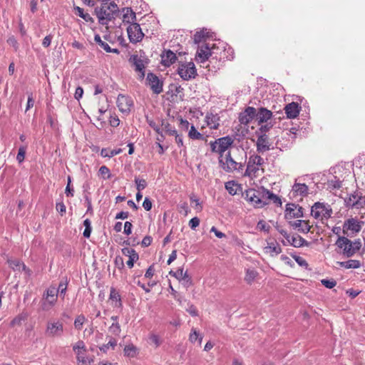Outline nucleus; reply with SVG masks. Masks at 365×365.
<instances>
[{
    "instance_id": "obj_46",
    "label": "nucleus",
    "mask_w": 365,
    "mask_h": 365,
    "mask_svg": "<svg viewBox=\"0 0 365 365\" xmlns=\"http://www.w3.org/2000/svg\"><path fill=\"white\" fill-rule=\"evenodd\" d=\"M135 182L136 185V189L139 192L144 190L147 186V182L144 179H139L138 178H135Z\"/></svg>"
},
{
    "instance_id": "obj_10",
    "label": "nucleus",
    "mask_w": 365,
    "mask_h": 365,
    "mask_svg": "<svg viewBox=\"0 0 365 365\" xmlns=\"http://www.w3.org/2000/svg\"><path fill=\"white\" fill-rule=\"evenodd\" d=\"M95 13L98 19V21L102 25L108 24V22L114 19V14L108 9L107 4H103L101 7L95 9Z\"/></svg>"
},
{
    "instance_id": "obj_42",
    "label": "nucleus",
    "mask_w": 365,
    "mask_h": 365,
    "mask_svg": "<svg viewBox=\"0 0 365 365\" xmlns=\"http://www.w3.org/2000/svg\"><path fill=\"white\" fill-rule=\"evenodd\" d=\"M117 345V341L114 338H110L108 342L106 344H103L100 347L101 351L103 352H106L108 349L110 347L112 349H114L115 346Z\"/></svg>"
},
{
    "instance_id": "obj_19",
    "label": "nucleus",
    "mask_w": 365,
    "mask_h": 365,
    "mask_svg": "<svg viewBox=\"0 0 365 365\" xmlns=\"http://www.w3.org/2000/svg\"><path fill=\"white\" fill-rule=\"evenodd\" d=\"M211 56L210 48L207 44L201 46L196 53L195 59L197 61L204 63Z\"/></svg>"
},
{
    "instance_id": "obj_64",
    "label": "nucleus",
    "mask_w": 365,
    "mask_h": 365,
    "mask_svg": "<svg viewBox=\"0 0 365 365\" xmlns=\"http://www.w3.org/2000/svg\"><path fill=\"white\" fill-rule=\"evenodd\" d=\"M7 43L16 51L18 49V42L14 36H11L8 38Z\"/></svg>"
},
{
    "instance_id": "obj_61",
    "label": "nucleus",
    "mask_w": 365,
    "mask_h": 365,
    "mask_svg": "<svg viewBox=\"0 0 365 365\" xmlns=\"http://www.w3.org/2000/svg\"><path fill=\"white\" fill-rule=\"evenodd\" d=\"M71 177L68 176V184H67V186L66 187L65 193H66V195L67 196L73 197V196L74 190H73V188H71Z\"/></svg>"
},
{
    "instance_id": "obj_3",
    "label": "nucleus",
    "mask_w": 365,
    "mask_h": 365,
    "mask_svg": "<svg viewBox=\"0 0 365 365\" xmlns=\"http://www.w3.org/2000/svg\"><path fill=\"white\" fill-rule=\"evenodd\" d=\"M219 163L221 168L227 173H232L237 171L242 173L244 168V164L241 162L235 161L231 156L230 152H228L225 158H219Z\"/></svg>"
},
{
    "instance_id": "obj_56",
    "label": "nucleus",
    "mask_w": 365,
    "mask_h": 365,
    "mask_svg": "<svg viewBox=\"0 0 365 365\" xmlns=\"http://www.w3.org/2000/svg\"><path fill=\"white\" fill-rule=\"evenodd\" d=\"M149 340L151 344H155V347H158L161 344L160 337L158 335L154 334H152L149 336Z\"/></svg>"
},
{
    "instance_id": "obj_59",
    "label": "nucleus",
    "mask_w": 365,
    "mask_h": 365,
    "mask_svg": "<svg viewBox=\"0 0 365 365\" xmlns=\"http://www.w3.org/2000/svg\"><path fill=\"white\" fill-rule=\"evenodd\" d=\"M200 219L197 217H192L190 221H189V226L192 229V230H195L196 227H197L200 225Z\"/></svg>"
},
{
    "instance_id": "obj_62",
    "label": "nucleus",
    "mask_w": 365,
    "mask_h": 365,
    "mask_svg": "<svg viewBox=\"0 0 365 365\" xmlns=\"http://www.w3.org/2000/svg\"><path fill=\"white\" fill-rule=\"evenodd\" d=\"M186 311L192 317H196L198 315L197 309L193 304H190Z\"/></svg>"
},
{
    "instance_id": "obj_50",
    "label": "nucleus",
    "mask_w": 365,
    "mask_h": 365,
    "mask_svg": "<svg viewBox=\"0 0 365 365\" xmlns=\"http://www.w3.org/2000/svg\"><path fill=\"white\" fill-rule=\"evenodd\" d=\"M260 128H259V130L257 132V135L258 134H262V133H265L267 132H268L273 126V125L271 123H265L264 125L261 124L260 125Z\"/></svg>"
},
{
    "instance_id": "obj_15",
    "label": "nucleus",
    "mask_w": 365,
    "mask_h": 365,
    "mask_svg": "<svg viewBox=\"0 0 365 365\" xmlns=\"http://www.w3.org/2000/svg\"><path fill=\"white\" fill-rule=\"evenodd\" d=\"M146 80L148 81V84L153 93L159 94L163 92V82L155 74L153 73H148Z\"/></svg>"
},
{
    "instance_id": "obj_63",
    "label": "nucleus",
    "mask_w": 365,
    "mask_h": 365,
    "mask_svg": "<svg viewBox=\"0 0 365 365\" xmlns=\"http://www.w3.org/2000/svg\"><path fill=\"white\" fill-rule=\"evenodd\" d=\"M294 258L299 266L305 267L308 266V263L304 258L299 256H294Z\"/></svg>"
},
{
    "instance_id": "obj_25",
    "label": "nucleus",
    "mask_w": 365,
    "mask_h": 365,
    "mask_svg": "<svg viewBox=\"0 0 365 365\" xmlns=\"http://www.w3.org/2000/svg\"><path fill=\"white\" fill-rule=\"evenodd\" d=\"M289 244L294 247H301L303 246H309V242L304 240L303 237L298 235H294L289 237Z\"/></svg>"
},
{
    "instance_id": "obj_32",
    "label": "nucleus",
    "mask_w": 365,
    "mask_h": 365,
    "mask_svg": "<svg viewBox=\"0 0 365 365\" xmlns=\"http://www.w3.org/2000/svg\"><path fill=\"white\" fill-rule=\"evenodd\" d=\"M209 34V31L206 29H203L199 31H197L194 35L195 43H200L202 40L210 37Z\"/></svg>"
},
{
    "instance_id": "obj_21",
    "label": "nucleus",
    "mask_w": 365,
    "mask_h": 365,
    "mask_svg": "<svg viewBox=\"0 0 365 365\" xmlns=\"http://www.w3.org/2000/svg\"><path fill=\"white\" fill-rule=\"evenodd\" d=\"M284 111L288 118H296L300 111V107L297 103H290L284 107Z\"/></svg>"
},
{
    "instance_id": "obj_6",
    "label": "nucleus",
    "mask_w": 365,
    "mask_h": 365,
    "mask_svg": "<svg viewBox=\"0 0 365 365\" xmlns=\"http://www.w3.org/2000/svg\"><path fill=\"white\" fill-rule=\"evenodd\" d=\"M264 159L257 155H251L249 158L247 168L245 173V176H248L251 178H256L258 175L259 166L264 164Z\"/></svg>"
},
{
    "instance_id": "obj_37",
    "label": "nucleus",
    "mask_w": 365,
    "mask_h": 365,
    "mask_svg": "<svg viewBox=\"0 0 365 365\" xmlns=\"http://www.w3.org/2000/svg\"><path fill=\"white\" fill-rule=\"evenodd\" d=\"M190 200L192 204V207L197 210V212H201L202 210V205L200 202L199 198H197L195 195H191L190 196Z\"/></svg>"
},
{
    "instance_id": "obj_18",
    "label": "nucleus",
    "mask_w": 365,
    "mask_h": 365,
    "mask_svg": "<svg viewBox=\"0 0 365 365\" xmlns=\"http://www.w3.org/2000/svg\"><path fill=\"white\" fill-rule=\"evenodd\" d=\"M272 117V111L267 110L265 108H260L257 110H256L255 119L258 125L268 122V120H270Z\"/></svg>"
},
{
    "instance_id": "obj_47",
    "label": "nucleus",
    "mask_w": 365,
    "mask_h": 365,
    "mask_svg": "<svg viewBox=\"0 0 365 365\" xmlns=\"http://www.w3.org/2000/svg\"><path fill=\"white\" fill-rule=\"evenodd\" d=\"M100 174L103 176V179H110L111 174L109 168L106 165H102L99 169Z\"/></svg>"
},
{
    "instance_id": "obj_33",
    "label": "nucleus",
    "mask_w": 365,
    "mask_h": 365,
    "mask_svg": "<svg viewBox=\"0 0 365 365\" xmlns=\"http://www.w3.org/2000/svg\"><path fill=\"white\" fill-rule=\"evenodd\" d=\"M188 136L192 140H204L205 138L202 134H201L200 132H198L195 127L192 125L190 126V129L188 132Z\"/></svg>"
},
{
    "instance_id": "obj_27",
    "label": "nucleus",
    "mask_w": 365,
    "mask_h": 365,
    "mask_svg": "<svg viewBox=\"0 0 365 365\" xmlns=\"http://www.w3.org/2000/svg\"><path fill=\"white\" fill-rule=\"evenodd\" d=\"M344 227L354 232H359L361 229V224L357 220L351 218L346 221Z\"/></svg>"
},
{
    "instance_id": "obj_9",
    "label": "nucleus",
    "mask_w": 365,
    "mask_h": 365,
    "mask_svg": "<svg viewBox=\"0 0 365 365\" xmlns=\"http://www.w3.org/2000/svg\"><path fill=\"white\" fill-rule=\"evenodd\" d=\"M336 245L342 250V255L349 258L354 255L355 252L352 248L351 241L345 237H339Z\"/></svg>"
},
{
    "instance_id": "obj_31",
    "label": "nucleus",
    "mask_w": 365,
    "mask_h": 365,
    "mask_svg": "<svg viewBox=\"0 0 365 365\" xmlns=\"http://www.w3.org/2000/svg\"><path fill=\"white\" fill-rule=\"evenodd\" d=\"M109 299L114 302L115 307H120L122 306L120 296L118 292L113 287L110 289Z\"/></svg>"
},
{
    "instance_id": "obj_58",
    "label": "nucleus",
    "mask_w": 365,
    "mask_h": 365,
    "mask_svg": "<svg viewBox=\"0 0 365 365\" xmlns=\"http://www.w3.org/2000/svg\"><path fill=\"white\" fill-rule=\"evenodd\" d=\"M139 259L138 254H133V256H130L129 259L126 262L127 265L129 268H132L135 262Z\"/></svg>"
},
{
    "instance_id": "obj_53",
    "label": "nucleus",
    "mask_w": 365,
    "mask_h": 365,
    "mask_svg": "<svg viewBox=\"0 0 365 365\" xmlns=\"http://www.w3.org/2000/svg\"><path fill=\"white\" fill-rule=\"evenodd\" d=\"M73 350L74 352H76L77 351H86V347L85 346V344L83 341H78L73 346Z\"/></svg>"
},
{
    "instance_id": "obj_12",
    "label": "nucleus",
    "mask_w": 365,
    "mask_h": 365,
    "mask_svg": "<svg viewBox=\"0 0 365 365\" xmlns=\"http://www.w3.org/2000/svg\"><path fill=\"white\" fill-rule=\"evenodd\" d=\"M245 199L251 202L255 207H264V203L261 200L260 193L259 192V189H250L245 191L243 194Z\"/></svg>"
},
{
    "instance_id": "obj_1",
    "label": "nucleus",
    "mask_w": 365,
    "mask_h": 365,
    "mask_svg": "<svg viewBox=\"0 0 365 365\" xmlns=\"http://www.w3.org/2000/svg\"><path fill=\"white\" fill-rule=\"evenodd\" d=\"M63 323L58 319H49L46 326L45 334L48 338H61L63 335Z\"/></svg>"
},
{
    "instance_id": "obj_13",
    "label": "nucleus",
    "mask_w": 365,
    "mask_h": 365,
    "mask_svg": "<svg viewBox=\"0 0 365 365\" xmlns=\"http://www.w3.org/2000/svg\"><path fill=\"white\" fill-rule=\"evenodd\" d=\"M133 101L132 98L128 96L119 94L117 98V106L119 110L123 113H129Z\"/></svg>"
},
{
    "instance_id": "obj_34",
    "label": "nucleus",
    "mask_w": 365,
    "mask_h": 365,
    "mask_svg": "<svg viewBox=\"0 0 365 365\" xmlns=\"http://www.w3.org/2000/svg\"><path fill=\"white\" fill-rule=\"evenodd\" d=\"M124 354L126 356L133 358L138 354V349L133 344H129L125 346Z\"/></svg>"
},
{
    "instance_id": "obj_43",
    "label": "nucleus",
    "mask_w": 365,
    "mask_h": 365,
    "mask_svg": "<svg viewBox=\"0 0 365 365\" xmlns=\"http://www.w3.org/2000/svg\"><path fill=\"white\" fill-rule=\"evenodd\" d=\"M225 188L230 195H235L237 190V185L234 181H229L225 183Z\"/></svg>"
},
{
    "instance_id": "obj_14",
    "label": "nucleus",
    "mask_w": 365,
    "mask_h": 365,
    "mask_svg": "<svg viewBox=\"0 0 365 365\" xmlns=\"http://www.w3.org/2000/svg\"><path fill=\"white\" fill-rule=\"evenodd\" d=\"M256 145L257 152L264 153L271 149L272 143L267 134H258Z\"/></svg>"
},
{
    "instance_id": "obj_2",
    "label": "nucleus",
    "mask_w": 365,
    "mask_h": 365,
    "mask_svg": "<svg viewBox=\"0 0 365 365\" xmlns=\"http://www.w3.org/2000/svg\"><path fill=\"white\" fill-rule=\"evenodd\" d=\"M58 299V291L55 286L49 287L43 293L41 302L43 311H48L56 303Z\"/></svg>"
},
{
    "instance_id": "obj_36",
    "label": "nucleus",
    "mask_w": 365,
    "mask_h": 365,
    "mask_svg": "<svg viewBox=\"0 0 365 365\" xmlns=\"http://www.w3.org/2000/svg\"><path fill=\"white\" fill-rule=\"evenodd\" d=\"M259 192L260 193L261 200L262 203H264V206L269 203V197L270 195V191L264 187H262L259 188Z\"/></svg>"
},
{
    "instance_id": "obj_51",
    "label": "nucleus",
    "mask_w": 365,
    "mask_h": 365,
    "mask_svg": "<svg viewBox=\"0 0 365 365\" xmlns=\"http://www.w3.org/2000/svg\"><path fill=\"white\" fill-rule=\"evenodd\" d=\"M162 125H164V129L168 135H175L177 134V130L170 124H169L168 123L165 124L163 122Z\"/></svg>"
},
{
    "instance_id": "obj_24",
    "label": "nucleus",
    "mask_w": 365,
    "mask_h": 365,
    "mask_svg": "<svg viewBox=\"0 0 365 365\" xmlns=\"http://www.w3.org/2000/svg\"><path fill=\"white\" fill-rule=\"evenodd\" d=\"M291 225L297 228L299 232L302 233H308L311 230V226L309 225L308 221L297 220L294 222H290Z\"/></svg>"
},
{
    "instance_id": "obj_48",
    "label": "nucleus",
    "mask_w": 365,
    "mask_h": 365,
    "mask_svg": "<svg viewBox=\"0 0 365 365\" xmlns=\"http://www.w3.org/2000/svg\"><path fill=\"white\" fill-rule=\"evenodd\" d=\"M26 147L21 146L19 148V152L16 156V160L21 163L24 160L25 155H26Z\"/></svg>"
},
{
    "instance_id": "obj_57",
    "label": "nucleus",
    "mask_w": 365,
    "mask_h": 365,
    "mask_svg": "<svg viewBox=\"0 0 365 365\" xmlns=\"http://www.w3.org/2000/svg\"><path fill=\"white\" fill-rule=\"evenodd\" d=\"M67 289V282H61L58 284V287L56 288V290L58 291V294L60 293L61 295H63V297H64V294H66Z\"/></svg>"
},
{
    "instance_id": "obj_55",
    "label": "nucleus",
    "mask_w": 365,
    "mask_h": 365,
    "mask_svg": "<svg viewBox=\"0 0 365 365\" xmlns=\"http://www.w3.org/2000/svg\"><path fill=\"white\" fill-rule=\"evenodd\" d=\"M108 9L110 11V13L112 14H114V18H115V16L118 15L119 10L117 4L114 2H111L109 4V5L107 4Z\"/></svg>"
},
{
    "instance_id": "obj_35",
    "label": "nucleus",
    "mask_w": 365,
    "mask_h": 365,
    "mask_svg": "<svg viewBox=\"0 0 365 365\" xmlns=\"http://www.w3.org/2000/svg\"><path fill=\"white\" fill-rule=\"evenodd\" d=\"M27 314L26 313H21L14 317L11 323V327H14L15 326H20L22 324V322H24L27 319Z\"/></svg>"
},
{
    "instance_id": "obj_8",
    "label": "nucleus",
    "mask_w": 365,
    "mask_h": 365,
    "mask_svg": "<svg viewBox=\"0 0 365 365\" xmlns=\"http://www.w3.org/2000/svg\"><path fill=\"white\" fill-rule=\"evenodd\" d=\"M178 73L185 81L195 78L197 76V70L192 62L182 63L178 68Z\"/></svg>"
},
{
    "instance_id": "obj_52",
    "label": "nucleus",
    "mask_w": 365,
    "mask_h": 365,
    "mask_svg": "<svg viewBox=\"0 0 365 365\" xmlns=\"http://www.w3.org/2000/svg\"><path fill=\"white\" fill-rule=\"evenodd\" d=\"M322 284L327 288L331 289L336 284V282L334 279H324L321 281Z\"/></svg>"
},
{
    "instance_id": "obj_41",
    "label": "nucleus",
    "mask_w": 365,
    "mask_h": 365,
    "mask_svg": "<svg viewBox=\"0 0 365 365\" xmlns=\"http://www.w3.org/2000/svg\"><path fill=\"white\" fill-rule=\"evenodd\" d=\"M83 225L85 227V230L83 235L85 237L89 238L92 231L91 220L89 219H86L83 221Z\"/></svg>"
},
{
    "instance_id": "obj_49",
    "label": "nucleus",
    "mask_w": 365,
    "mask_h": 365,
    "mask_svg": "<svg viewBox=\"0 0 365 365\" xmlns=\"http://www.w3.org/2000/svg\"><path fill=\"white\" fill-rule=\"evenodd\" d=\"M180 282H182V284L184 285L185 287L187 288L189 287L190 286L192 285V279L191 277L188 275L187 274V272H185V274L182 276V278L181 279V280H180Z\"/></svg>"
},
{
    "instance_id": "obj_45",
    "label": "nucleus",
    "mask_w": 365,
    "mask_h": 365,
    "mask_svg": "<svg viewBox=\"0 0 365 365\" xmlns=\"http://www.w3.org/2000/svg\"><path fill=\"white\" fill-rule=\"evenodd\" d=\"M108 331L114 336H119L121 331L120 324L118 322H113L109 327Z\"/></svg>"
},
{
    "instance_id": "obj_40",
    "label": "nucleus",
    "mask_w": 365,
    "mask_h": 365,
    "mask_svg": "<svg viewBox=\"0 0 365 365\" xmlns=\"http://www.w3.org/2000/svg\"><path fill=\"white\" fill-rule=\"evenodd\" d=\"M94 41L96 43H98L101 48H102L103 49H104L106 51H110V46L104 42L103 41L101 40V38L99 34H96L95 36H94Z\"/></svg>"
},
{
    "instance_id": "obj_28",
    "label": "nucleus",
    "mask_w": 365,
    "mask_h": 365,
    "mask_svg": "<svg viewBox=\"0 0 365 365\" xmlns=\"http://www.w3.org/2000/svg\"><path fill=\"white\" fill-rule=\"evenodd\" d=\"M207 125L212 129H217L219 127L220 117L217 114L207 113L205 117Z\"/></svg>"
},
{
    "instance_id": "obj_54",
    "label": "nucleus",
    "mask_w": 365,
    "mask_h": 365,
    "mask_svg": "<svg viewBox=\"0 0 365 365\" xmlns=\"http://www.w3.org/2000/svg\"><path fill=\"white\" fill-rule=\"evenodd\" d=\"M9 267L13 269H20L22 263L19 259H8Z\"/></svg>"
},
{
    "instance_id": "obj_60",
    "label": "nucleus",
    "mask_w": 365,
    "mask_h": 365,
    "mask_svg": "<svg viewBox=\"0 0 365 365\" xmlns=\"http://www.w3.org/2000/svg\"><path fill=\"white\" fill-rule=\"evenodd\" d=\"M269 201H272L274 204H276L277 205H282V201H281L280 198L277 195L274 194L272 192H270V195L269 197Z\"/></svg>"
},
{
    "instance_id": "obj_39",
    "label": "nucleus",
    "mask_w": 365,
    "mask_h": 365,
    "mask_svg": "<svg viewBox=\"0 0 365 365\" xmlns=\"http://www.w3.org/2000/svg\"><path fill=\"white\" fill-rule=\"evenodd\" d=\"M266 249L267 250V252L274 253L275 255H278L282 252V248L280 246L274 242L269 243Z\"/></svg>"
},
{
    "instance_id": "obj_22",
    "label": "nucleus",
    "mask_w": 365,
    "mask_h": 365,
    "mask_svg": "<svg viewBox=\"0 0 365 365\" xmlns=\"http://www.w3.org/2000/svg\"><path fill=\"white\" fill-rule=\"evenodd\" d=\"M292 192L294 197H304L308 195V187L304 183L295 182L292 186Z\"/></svg>"
},
{
    "instance_id": "obj_5",
    "label": "nucleus",
    "mask_w": 365,
    "mask_h": 365,
    "mask_svg": "<svg viewBox=\"0 0 365 365\" xmlns=\"http://www.w3.org/2000/svg\"><path fill=\"white\" fill-rule=\"evenodd\" d=\"M128 61L134 67L135 71L138 73L139 78L143 79L145 68L149 63V59L143 55L133 54Z\"/></svg>"
},
{
    "instance_id": "obj_20",
    "label": "nucleus",
    "mask_w": 365,
    "mask_h": 365,
    "mask_svg": "<svg viewBox=\"0 0 365 365\" xmlns=\"http://www.w3.org/2000/svg\"><path fill=\"white\" fill-rule=\"evenodd\" d=\"M345 202L346 203V206L356 207L357 209L362 207L364 205L362 197L356 192L350 195L349 197L346 199Z\"/></svg>"
},
{
    "instance_id": "obj_17",
    "label": "nucleus",
    "mask_w": 365,
    "mask_h": 365,
    "mask_svg": "<svg viewBox=\"0 0 365 365\" xmlns=\"http://www.w3.org/2000/svg\"><path fill=\"white\" fill-rule=\"evenodd\" d=\"M256 116V109L253 107H247L239 115V121L241 124L248 125Z\"/></svg>"
},
{
    "instance_id": "obj_11",
    "label": "nucleus",
    "mask_w": 365,
    "mask_h": 365,
    "mask_svg": "<svg viewBox=\"0 0 365 365\" xmlns=\"http://www.w3.org/2000/svg\"><path fill=\"white\" fill-rule=\"evenodd\" d=\"M127 32L129 40L133 43L141 41L144 36V34L143 33L140 25L137 23L131 24L127 28Z\"/></svg>"
},
{
    "instance_id": "obj_30",
    "label": "nucleus",
    "mask_w": 365,
    "mask_h": 365,
    "mask_svg": "<svg viewBox=\"0 0 365 365\" xmlns=\"http://www.w3.org/2000/svg\"><path fill=\"white\" fill-rule=\"evenodd\" d=\"M337 264L344 268L346 269H357L361 267V262L359 260L356 259H349L346 262H338Z\"/></svg>"
},
{
    "instance_id": "obj_44",
    "label": "nucleus",
    "mask_w": 365,
    "mask_h": 365,
    "mask_svg": "<svg viewBox=\"0 0 365 365\" xmlns=\"http://www.w3.org/2000/svg\"><path fill=\"white\" fill-rule=\"evenodd\" d=\"M257 272L254 270V269H247V272H246V275H245V280L250 284L252 282L254 281V279H255V277H257Z\"/></svg>"
},
{
    "instance_id": "obj_29",
    "label": "nucleus",
    "mask_w": 365,
    "mask_h": 365,
    "mask_svg": "<svg viewBox=\"0 0 365 365\" xmlns=\"http://www.w3.org/2000/svg\"><path fill=\"white\" fill-rule=\"evenodd\" d=\"M76 354V359L81 365H87L93 361L92 359H89L86 356V351H77L75 352Z\"/></svg>"
},
{
    "instance_id": "obj_26",
    "label": "nucleus",
    "mask_w": 365,
    "mask_h": 365,
    "mask_svg": "<svg viewBox=\"0 0 365 365\" xmlns=\"http://www.w3.org/2000/svg\"><path fill=\"white\" fill-rule=\"evenodd\" d=\"M123 21L126 24H133L136 20L135 13L131 8L125 7L123 9Z\"/></svg>"
},
{
    "instance_id": "obj_16",
    "label": "nucleus",
    "mask_w": 365,
    "mask_h": 365,
    "mask_svg": "<svg viewBox=\"0 0 365 365\" xmlns=\"http://www.w3.org/2000/svg\"><path fill=\"white\" fill-rule=\"evenodd\" d=\"M285 212L287 219L303 217V208L294 203L287 204Z\"/></svg>"
},
{
    "instance_id": "obj_7",
    "label": "nucleus",
    "mask_w": 365,
    "mask_h": 365,
    "mask_svg": "<svg viewBox=\"0 0 365 365\" xmlns=\"http://www.w3.org/2000/svg\"><path fill=\"white\" fill-rule=\"evenodd\" d=\"M233 142V139L230 136L220 138L214 142H210L211 150L213 153H219V158H221L223 153L228 149Z\"/></svg>"
},
{
    "instance_id": "obj_4",
    "label": "nucleus",
    "mask_w": 365,
    "mask_h": 365,
    "mask_svg": "<svg viewBox=\"0 0 365 365\" xmlns=\"http://www.w3.org/2000/svg\"><path fill=\"white\" fill-rule=\"evenodd\" d=\"M311 215L315 219L328 220L332 215V209L330 205L323 202H315L311 210Z\"/></svg>"
},
{
    "instance_id": "obj_23",
    "label": "nucleus",
    "mask_w": 365,
    "mask_h": 365,
    "mask_svg": "<svg viewBox=\"0 0 365 365\" xmlns=\"http://www.w3.org/2000/svg\"><path fill=\"white\" fill-rule=\"evenodd\" d=\"M162 63L165 66H170L174 63L177 59L176 55L170 50L165 51L161 56Z\"/></svg>"
},
{
    "instance_id": "obj_38",
    "label": "nucleus",
    "mask_w": 365,
    "mask_h": 365,
    "mask_svg": "<svg viewBox=\"0 0 365 365\" xmlns=\"http://www.w3.org/2000/svg\"><path fill=\"white\" fill-rule=\"evenodd\" d=\"M86 317L83 314L78 315L74 321V327L77 330H81L86 322Z\"/></svg>"
}]
</instances>
